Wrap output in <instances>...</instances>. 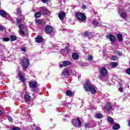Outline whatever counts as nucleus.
<instances>
[{"label":"nucleus","mask_w":130,"mask_h":130,"mask_svg":"<svg viewBox=\"0 0 130 130\" xmlns=\"http://www.w3.org/2000/svg\"><path fill=\"white\" fill-rule=\"evenodd\" d=\"M85 90L87 91V92H90L91 94H96L97 90L94 87V85H93L89 81H87L84 84V87Z\"/></svg>","instance_id":"f257e3e1"},{"label":"nucleus","mask_w":130,"mask_h":130,"mask_svg":"<svg viewBox=\"0 0 130 130\" xmlns=\"http://www.w3.org/2000/svg\"><path fill=\"white\" fill-rule=\"evenodd\" d=\"M29 87H30L32 91L33 92H35L36 91V89H37V86L38 84L37 83L36 81H33L29 83Z\"/></svg>","instance_id":"f03ea898"},{"label":"nucleus","mask_w":130,"mask_h":130,"mask_svg":"<svg viewBox=\"0 0 130 130\" xmlns=\"http://www.w3.org/2000/svg\"><path fill=\"white\" fill-rule=\"evenodd\" d=\"M76 17L78 20L80 21H85L86 20V16L82 13H78L76 14Z\"/></svg>","instance_id":"7ed1b4c3"},{"label":"nucleus","mask_w":130,"mask_h":130,"mask_svg":"<svg viewBox=\"0 0 130 130\" xmlns=\"http://www.w3.org/2000/svg\"><path fill=\"white\" fill-rule=\"evenodd\" d=\"M72 123L74 126H75L76 127H78V126L82 124V122L80 119L76 118L73 120Z\"/></svg>","instance_id":"20e7f679"},{"label":"nucleus","mask_w":130,"mask_h":130,"mask_svg":"<svg viewBox=\"0 0 130 130\" xmlns=\"http://www.w3.org/2000/svg\"><path fill=\"white\" fill-rule=\"evenodd\" d=\"M18 28H19V34L21 36H24V35H26V32L23 29H24V24H20L18 25Z\"/></svg>","instance_id":"39448f33"},{"label":"nucleus","mask_w":130,"mask_h":130,"mask_svg":"<svg viewBox=\"0 0 130 130\" xmlns=\"http://www.w3.org/2000/svg\"><path fill=\"white\" fill-rule=\"evenodd\" d=\"M100 72L101 76H103V77H105V76L107 75V69L104 67H103L100 69Z\"/></svg>","instance_id":"423d86ee"},{"label":"nucleus","mask_w":130,"mask_h":130,"mask_svg":"<svg viewBox=\"0 0 130 130\" xmlns=\"http://www.w3.org/2000/svg\"><path fill=\"white\" fill-rule=\"evenodd\" d=\"M107 38L109 39V40L112 43H114L115 42V37L113 35H107Z\"/></svg>","instance_id":"0eeeda50"},{"label":"nucleus","mask_w":130,"mask_h":130,"mask_svg":"<svg viewBox=\"0 0 130 130\" xmlns=\"http://www.w3.org/2000/svg\"><path fill=\"white\" fill-rule=\"evenodd\" d=\"M71 63H72L69 61H63L60 63L59 67L60 68H62V67H68V66H70Z\"/></svg>","instance_id":"6e6552de"},{"label":"nucleus","mask_w":130,"mask_h":130,"mask_svg":"<svg viewBox=\"0 0 130 130\" xmlns=\"http://www.w3.org/2000/svg\"><path fill=\"white\" fill-rule=\"evenodd\" d=\"M112 104L108 103L105 105V109L107 110V111H109V110L112 108Z\"/></svg>","instance_id":"1a4fd4ad"},{"label":"nucleus","mask_w":130,"mask_h":130,"mask_svg":"<svg viewBox=\"0 0 130 130\" xmlns=\"http://www.w3.org/2000/svg\"><path fill=\"white\" fill-rule=\"evenodd\" d=\"M58 17L60 20H61V21H62V20H63V19L66 18V13H64V12L61 11L59 13Z\"/></svg>","instance_id":"9d476101"},{"label":"nucleus","mask_w":130,"mask_h":130,"mask_svg":"<svg viewBox=\"0 0 130 130\" xmlns=\"http://www.w3.org/2000/svg\"><path fill=\"white\" fill-rule=\"evenodd\" d=\"M52 32V27L50 25H48L46 27V33L47 34H49V33H51Z\"/></svg>","instance_id":"9b49d317"},{"label":"nucleus","mask_w":130,"mask_h":130,"mask_svg":"<svg viewBox=\"0 0 130 130\" xmlns=\"http://www.w3.org/2000/svg\"><path fill=\"white\" fill-rule=\"evenodd\" d=\"M23 67L26 69L29 66V60L27 58H24L23 59Z\"/></svg>","instance_id":"f8f14e48"},{"label":"nucleus","mask_w":130,"mask_h":130,"mask_svg":"<svg viewBox=\"0 0 130 130\" xmlns=\"http://www.w3.org/2000/svg\"><path fill=\"white\" fill-rule=\"evenodd\" d=\"M69 72H70V70H69L68 68H66L63 70L62 72V75H63V76H69L70 75Z\"/></svg>","instance_id":"ddd939ff"},{"label":"nucleus","mask_w":130,"mask_h":130,"mask_svg":"<svg viewBox=\"0 0 130 130\" xmlns=\"http://www.w3.org/2000/svg\"><path fill=\"white\" fill-rule=\"evenodd\" d=\"M18 76L21 82H25V78H24V76H23V75L22 74V72H21V71H19L18 72Z\"/></svg>","instance_id":"4468645a"},{"label":"nucleus","mask_w":130,"mask_h":130,"mask_svg":"<svg viewBox=\"0 0 130 130\" xmlns=\"http://www.w3.org/2000/svg\"><path fill=\"white\" fill-rule=\"evenodd\" d=\"M36 42L38 43H41L43 41V38L41 36H38L36 40Z\"/></svg>","instance_id":"2eb2a0df"},{"label":"nucleus","mask_w":130,"mask_h":130,"mask_svg":"<svg viewBox=\"0 0 130 130\" xmlns=\"http://www.w3.org/2000/svg\"><path fill=\"white\" fill-rule=\"evenodd\" d=\"M113 129L116 130L120 128V125H119V124L115 123L113 127Z\"/></svg>","instance_id":"dca6fc26"},{"label":"nucleus","mask_w":130,"mask_h":130,"mask_svg":"<svg viewBox=\"0 0 130 130\" xmlns=\"http://www.w3.org/2000/svg\"><path fill=\"white\" fill-rule=\"evenodd\" d=\"M0 15L2 16V17H7V14L6 13V11L4 10L0 11Z\"/></svg>","instance_id":"f3484780"},{"label":"nucleus","mask_w":130,"mask_h":130,"mask_svg":"<svg viewBox=\"0 0 130 130\" xmlns=\"http://www.w3.org/2000/svg\"><path fill=\"white\" fill-rule=\"evenodd\" d=\"M72 57L73 59H79V55H78V53H75L73 54Z\"/></svg>","instance_id":"a211bd4d"},{"label":"nucleus","mask_w":130,"mask_h":130,"mask_svg":"<svg viewBox=\"0 0 130 130\" xmlns=\"http://www.w3.org/2000/svg\"><path fill=\"white\" fill-rule=\"evenodd\" d=\"M117 38H118V41L119 42H121V41H122V35L120 34H118L117 35Z\"/></svg>","instance_id":"6ab92c4d"},{"label":"nucleus","mask_w":130,"mask_h":130,"mask_svg":"<svg viewBox=\"0 0 130 130\" xmlns=\"http://www.w3.org/2000/svg\"><path fill=\"white\" fill-rule=\"evenodd\" d=\"M107 120L110 123H111V124H112V123L114 122V120L112 118H111V117H108L107 118Z\"/></svg>","instance_id":"aec40b11"},{"label":"nucleus","mask_w":130,"mask_h":130,"mask_svg":"<svg viewBox=\"0 0 130 130\" xmlns=\"http://www.w3.org/2000/svg\"><path fill=\"white\" fill-rule=\"evenodd\" d=\"M41 9L42 12H43L45 14H47V13H48V10H47L46 7H42Z\"/></svg>","instance_id":"412c9836"},{"label":"nucleus","mask_w":130,"mask_h":130,"mask_svg":"<svg viewBox=\"0 0 130 130\" xmlns=\"http://www.w3.org/2000/svg\"><path fill=\"white\" fill-rule=\"evenodd\" d=\"M110 66L112 67V68H115V67H117L118 66V64L117 62H111L110 63Z\"/></svg>","instance_id":"4be33fe9"},{"label":"nucleus","mask_w":130,"mask_h":130,"mask_svg":"<svg viewBox=\"0 0 130 130\" xmlns=\"http://www.w3.org/2000/svg\"><path fill=\"white\" fill-rule=\"evenodd\" d=\"M121 18L122 19H125V18H126V13L125 12H122L120 15Z\"/></svg>","instance_id":"5701e85b"},{"label":"nucleus","mask_w":130,"mask_h":130,"mask_svg":"<svg viewBox=\"0 0 130 130\" xmlns=\"http://www.w3.org/2000/svg\"><path fill=\"white\" fill-rule=\"evenodd\" d=\"M66 95L67 96H72L73 95V92L71 90H67L66 92Z\"/></svg>","instance_id":"b1692460"},{"label":"nucleus","mask_w":130,"mask_h":130,"mask_svg":"<svg viewBox=\"0 0 130 130\" xmlns=\"http://www.w3.org/2000/svg\"><path fill=\"white\" fill-rule=\"evenodd\" d=\"M36 23L37 24H38V25H39L40 24H42L43 23V21L42 20H40V19H37L36 20Z\"/></svg>","instance_id":"393cba45"},{"label":"nucleus","mask_w":130,"mask_h":130,"mask_svg":"<svg viewBox=\"0 0 130 130\" xmlns=\"http://www.w3.org/2000/svg\"><path fill=\"white\" fill-rule=\"evenodd\" d=\"M84 35H85V36H88L89 39H90V38H91V37H92V34H91V32H87L84 33Z\"/></svg>","instance_id":"a878e982"},{"label":"nucleus","mask_w":130,"mask_h":130,"mask_svg":"<svg viewBox=\"0 0 130 130\" xmlns=\"http://www.w3.org/2000/svg\"><path fill=\"white\" fill-rule=\"evenodd\" d=\"M11 40H12V41H15L17 40V37H16V36L11 35Z\"/></svg>","instance_id":"bb28decb"},{"label":"nucleus","mask_w":130,"mask_h":130,"mask_svg":"<svg viewBox=\"0 0 130 130\" xmlns=\"http://www.w3.org/2000/svg\"><path fill=\"white\" fill-rule=\"evenodd\" d=\"M35 17L36 18H40L41 17V13L40 12H37L35 15Z\"/></svg>","instance_id":"cd10ccee"},{"label":"nucleus","mask_w":130,"mask_h":130,"mask_svg":"<svg viewBox=\"0 0 130 130\" xmlns=\"http://www.w3.org/2000/svg\"><path fill=\"white\" fill-rule=\"evenodd\" d=\"M96 118H102L103 117V115L101 113H98L96 115Z\"/></svg>","instance_id":"c85d7f7f"},{"label":"nucleus","mask_w":130,"mask_h":130,"mask_svg":"<svg viewBox=\"0 0 130 130\" xmlns=\"http://www.w3.org/2000/svg\"><path fill=\"white\" fill-rule=\"evenodd\" d=\"M24 99L26 100V101H28V100H30V96L28 94H25L24 95Z\"/></svg>","instance_id":"c756f323"},{"label":"nucleus","mask_w":130,"mask_h":130,"mask_svg":"<svg viewBox=\"0 0 130 130\" xmlns=\"http://www.w3.org/2000/svg\"><path fill=\"white\" fill-rule=\"evenodd\" d=\"M92 24L93 25H94V26H97L98 25H99V23L98 22L94 20L93 22H92Z\"/></svg>","instance_id":"7c9ffc66"},{"label":"nucleus","mask_w":130,"mask_h":130,"mask_svg":"<svg viewBox=\"0 0 130 130\" xmlns=\"http://www.w3.org/2000/svg\"><path fill=\"white\" fill-rule=\"evenodd\" d=\"M8 119L10 122H13V118H12V117L8 116Z\"/></svg>","instance_id":"2f4dec72"},{"label":"nucleus","mask_w":130,"mask_h":130,"mask_svg":"<svg viewBox=\"0 0 130 130\" xmlns=\"http://www.w3.org/2000/svg\"><path fill=\"white\" fill-rule=\"evenodd\" d=\"M112 60H117V56H113L112 57Z\"/></svg>","instance_id":"473e14b6"},{"label":"nucleus","mask_w":130,"mask_h":130,"mask_svg":"<svg viewBox=\"0 0 130 130\" xmlns=\"http://www.w3.org/2000/svg\"><path fill=\"white\" fill-rule=\"evenodd\" d=\"M93 59V57L92 56H89L87 58V60L90 61Z\"/></svg>","instance_id":"72a5a7b5"},{"label":"nucleus","mask_w":130,"mask_h":130,"mask_svg":"<svg viewBox=\"0 0 130 130\" xmlns=\"http://www.w3.org/2000/svg\"><path fill=\"white\" fill-rule=\"evenodd\" d=\"M3 41H5L6 42H7L8 41H10V39L8 38H4Z\"/></svg>","instance_id":"f704fd0d"},{"label":"nucleus","mask_w":130,"mask_h":130,"mask_svg":"<svg viewBox=\"0 0 130 130\" xmlns=\"http://www.w3.org/2000/svg\"><path fill=\"white\" fill-rule=\"evenodd\" d=\"M16 22L18 23V24H20V23H22V20L20 19H17L16 20Z\"/></svg>","instance_id":"c9c22d12"},{"label":"nucleus","mask_w":130,"mask_h":130,"mask_svg":"<svg viewBox=\"0 0 130 130\" xmlns=\"http://www.w3.org/2000/svg\"><path fill=\"white\" fill-rule=\"evenodd\" d=\"M66 50H67V52H70V51H71V49H70L69 47H66Z\"/></svg>","instance_id":"e433bc0d"},{"label":"nucleus","mask_w":130,"mask_h":130,"mask_svg":"<svg viewBox=\"0 0 130 130\" xmlns=\"http://www.w3.org/2000/svg\"><path fill=\"white\" fill-rule=\"evenodd\" d=\"M0 31H4V26L3 25H0Z\"/></svg>","instance_id":"4c0bfd02"},{"label":"nucleus","mask_w":130,"mask_h":130,"mask_svg":"<svg viewBox=\"0 0 130 130\" xmlns=\"http://www.w3.org/2000/svg\"><path fill=\"white\" fill-rule=\"evenodd\" d=\"M116 54H117V55H121V52L119 51L116 52Z\"/></svg>","instance_id":"58836bf2"},{"label":"nucleus","mask_w":130,"mask_h":130,"mask_svg":"<svg viewBox=\"0 0 130 130\" xmlns=\"http://www.w3.org/2000/svg\"><path fill=\"white\" fill-rule=\"evenodd\" d=\"M126 73L128 75H130V68L127 69Z\"/></svg>","instance_id":"ea45409f"},{"label":"nucleus","mask_w":130,"mask_h":130,"mask_svg":"<svg viewBox=\"0 0 130 130\" xmlns=\"http://www.w3.org/2000/svg\"><path fill=\"white\" fill-rule=\"evenodd\" d=\"M12 130H20V128L18 127H15L12 129Z\"/></svg>","instance_id":"a19ab883"},{"label":"nucleus","mask_w":130,"mask_h":130,"mask_svg":"<svg viewBox=\"0 0 130 130\" xmlns=\"http://www.w3.org/2000/svg\"><path fill=\"white\" fill-rule=\"evenodd\" d=\"M119 91H120V92H123V88L120 87L119 88Z\"/></svg>","instance_id":"79ce46f5"},{"label":"nucleus","mask_w":130,"mask_h":130,"mask_svg":"<svg viewBox=\"0 0 130 130\" xmlns=\"http://www.w3.org/2000/svg\"><path fill=\"white\" fill-rule=\"evenodd\" d=\"M43 3H44V4H46V3H47V2H48V0H42Z\"/></svg>","instance_id":"37998d69"},{"label":"nucleus","mask_w":130,"mask_h":130,"mask_svg":"<svg viewBox=\"0 0 130 130\" xmlns=\"http://www.w3.org/2000/svg\"><path fill=\"white\" fill-rule=\"evenodd\" d=\"M82 9H87V6H86L85 5H83L82 6Z\"/></svg>","instance_id":"c03bdc74"},{"label":"nucleus","mask_w":130,"mask_h":130,"mask_svg":"<svg viewBox=\"0 0 130 130\" xmlns=\"http://www.w3.org/2000/svg\"><path fill=\"white\" fill-rule=\"evenodd\" d=\"M21 50L22 51H24V52H26V49L24 48H23L22 49H21Z\"/></svg>","instance_id":"a18cd8bd"},{"label":"nucleus","mask_w":130,"mask_h":130,"mask_svg":"<svg viewBox=\"0 0 130 130\" xmlns=\"http://www.w3.org/2000/svg\"><path fill=\"white\" fill-rule=\"evenodd\" d=\"M4 76V74L2 73V72H0V77H3Z\"/></svg>","instance_id":"49530a36"},{"label":"nucleus","mask_w":130,"mask_h":130,"mask_svg":"<svg viewBox=\"0 0 130 130\" xmlns=\"http://www.w3.org/2000/svg\"><path fill=\"white\" fill-rule=\"evenodd\" d=\"M3 114V112H2V111L0 110V115H1V114Z\"/></svg>","instance_id":"de8ad7c7"},{"label":"nucleus","mask_w":130,"mask_h":130,"mask_svg":"<svg viewBox=\"0 0 130 130\" xmlns=\"http://www.w3.org/2000/svg\"><path fill=\"white\" fill-rule=\"evenodd\" d=\"M37 130H41V129L40 128H37Z\"/></svg>","instance_id":"09e8293b"},{"label":"nucleus","mask_w":130,"mask_h":130,"mask_svg":"<svg viewBox=\"0 0 130 130\" xmlns=\"http://www.w3.org/2000/svg\"><path fill=\"white\" fill-rule=\"evenodd\" d=\"M17 13H18V14H20V13H21V11H17Z\"/></svg>","instance_id":"8fccbe9b"},{"label":"nucleus","mask_w":130,"mask_h":130,"mask_svg":"<svg viewBox=\"0 0 130 130\" xmlns=\"http://www.w3.org/2000/svg\"><path fill=\"white\" fill-rule=\"evenodd\" d=\"M85 127H88V125H85Z\"/></svg>","instance_id":"3c124183"},{"label":"nucleus","mask_w":130,"mask_h":130,"mask_svg":"<svg viewBox=\"0 0 130 130\" xmlns=\"http://www.w3.org/2000/svg\"><path fill=\"white\" fill-rule=\"evenodd\" d=\"M23 18H24V16H23Z\"/></svg>","instance_id":"603ef678"},{"label":"nucleus","mask_w":130,"mask_h":130,"mask_svg":"<svg viewBox=\"0 0 130 130\" xmlns=\"http://www.w3.org/2000/svg\"><path fill=\"white\" fill-rule=\"evenodd\" d=\"M0 4H1V2H0Z\"/></svg>","instance_id":"864d4df0"}]
</instances>
